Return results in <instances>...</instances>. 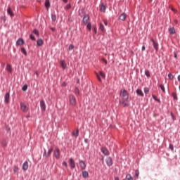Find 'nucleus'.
I'll use <instances>...</instances> for the list:
<instances>
[{
    "label": "nucleus",
    "instance_id": "9",
    "mask_svg": "<svg viewBox=\"0 0 180 180\" xmlns=\"http://www.w3.org/2000/svg\"><path fill=\"white\" fill-rule=\"evenodd\" d=\"M60 65L62 69L65 70L67 68V65L64 60H61L60 61Z\"/></svg>",
    "mask_w": 180,
    "mask_h": 180
},
{
    "label": "nucleus",
    "instance_id": "34",
    "mask_svg": "<svg viewBox=\"0 0 180 180\" xmlns=\"http://www.w3.org/2000/svg\"><path fill=\"white\" fill-rule=\"evenodd\" d=\"M149 91H150L149 88H148V87L144 88V93L146 94H148L149 93Z\"/></svg>",
    "mask_w": 180,
    "mask_h": 180
},
{
    "label": "nucleus",
    "instance_id": "64",
    "mask_svg": "<svg viewBox=\"0 0 180 180\" xmlns=\"http://www.w3.org/2000/svg\"><path fill=\"white\" fill-rule=\"evenodd\" d=\"M179 90H180V86H179Z\"/></svg>",
    "mask_w": 180,
    "mask_h": 180
},
{
    "label": "nucleus",
    "instance_id": "56",
    "mask_svg": "<svg viewBox=\"0 0 180 180\" xmlns=\"http://www.w3.org/2000/svg\"><path fill=\"white\" fill-rule=\"evenodd\" d=\"M115 180H120V179H119V177H117V176L115 177Z\"/></svg>",
    "mask_w": 180,
    "mask_h": 180
},
{
    "label": "nucleus",
    "instance_id": "11",
    "mask_svg": "<svg viewBox=\"0 0 180 180\" xmlns=\"http://www.w3.org/2000/svg\"><path fill=\"white\" fill-rule=\"evenodd\" d=\"M70 166L72 169L75 168V162H74L72 158L70 159Z\"/></svg>",
    "mask_w": 180,
    "mask_h": 180
},
{
    "label": "nucleus",
    "instance_id": "4",
    "mask_svg": "<svg viewBox=\"0 0 180 180\" xmlns=\"http://www.w3.org/2000/svg\"><path fill=\"white\" fill-rule=\"evenodd\" d=\"M53 155L57 160L60 158V150L58 149V148H56Z\"/></svg>",
    "mask_w": 180,
    "mask_h": 180
},
{
    "label": "nucleus",
    "instance_id": "43",
    "mask_svg": "<svg viewBox=\"0 0 180 180\" xmlns=\"http://www.w3.org/2000/svg\"><path fill=\"white\" fill-rule=\"evenodd\" d=\"M86 25H87V29H89V30H91V24L90 22H88Z\"/></svg>",
    "mask_w": 180,
    "mask_h": 180
},
{
    "label": "nucleus",
    "instance_id": "8",
    "mask_svg": "<svg viewBox=\"0 0 180 180\" xmlns=\"http://www.w3.org/2000/svg\"><path fill=\"white\" fill-rule=\"evenodd\" d=\"M89 15H84V17L83 18L82 22L84 23V25H87V23H89Z\"/></svg>",
    "mask_w": 180,
    "mask_h": 180
},
{
    "label": "nucleus",
    "instance_id": "10",
    "mask_svg": "<svg viewBox=\"0 0 180 180\" xmlns=\"http://www.w3.org/2000/svg\"><path fill=\"white\" fill-rule=\"evenodd\" d=\"M24 43L23 39L20 38L16 41V46H23Z\"/></svg>",
    "mask_w": 180,
    "mask_h": 180
},
{
    "label": "nucleus",
    "instance_id": "61",
    "mask_svg": "<svg viewBox=\"0 0 180 180\" xmlns=\"http://www.w3.org/2000/svg\"><path fill=\"white\" fill-rule=\"evenodd\" d=\"M51 30H54V28H51Z\"/></svg>",
    "mask_w": 180,
    "mask_h": 180
},
{
    "label": "nucleus",
    "instance_id": "15",
    "mask_svg": "<svg viewBox=\"0 0 180 180\" xmlns=\"http://www.w3.org/2000/svg\"><path fill=\"white\" fill-rule=\"evenodd\" d=\"M40 107L43 111L46 110V104L44 101H40Z\"/></svg>",
    "mask_w": 180,
    "mask_h": 180
},
{
    "label": "nucleus",
    "instance_id": "39",
    "mask_svg": "<svg viewBox=\"0 0 180 180\" xmlns=\"http://www.w3.org/2000/svg\"><path fill=\"white\" fill-rule=\"evenodd\" d=\"M139 175V170L136 169L135 171V176L136 177V179H138Z\"/></svg>",
    "mask_w": 180,
    "mask_h": 180
},
{
    "label": "nucleus",
    "instance_id": "49",
    "mask_svg": "<svg viewBox=\"0 0 180 180\" xmlns=\"http://www.w3.org/2000/svg\"><path fill=\"white\" fill-rule=\"evenodd\" d=\"M169 148H170V150H171L172 151H173V150H174V146H173V145L170 144V145H169Z\"/></svg>",
    "mask_w": 180,
    "mask_h": 180
},
{
    "label": "nucleus",
    "instance_id": "28",
    "mask_svg": "<svg viewBox=\"0 0 180 180\" xmlns=\"http://www.w3.org/2000/svg\"><path fill=\"white\" fill-rule=\"evenodd\" d=\"M152 97H153V98L155 100V101H156V102L160 103V100L159 98H158L156 96L152 95Z\"/></svg>",
    "mask_w": 180,
    "mask_h": 180
},
{
    "label": "nucleus",
    "instance_id": "31",
    "mask_svg": "<svg viewBox=\"0 0 180 180\" xmlns=\"http://www.w3.org/2000/svg\"><path fill=\"white\" fill-rule=\"evenodd\" d=\"M21 52L22 54H24L25 56H27V52L25 48H21Z\"/></svg>",
    "mask_w": 180,
    "mask_h": 180
},
{
    "label": "nucleus",
    "instance_id": "30",
    "mask_svg": "<svg viewBox=\"0 0 180 180\" xmlns=\"http://www.w3.org/2000/svg\"><path fill=\"white\" fill-rule=\"evenodd\" d=\"M99 29L101 30V32H105V28H104V26L102 23L100 24Z\"/></svg>",
    "mask_w": 180,
    "mask_h": 180
},
{
    "label": "nucleus",
    "instance_id": "40",
    "mask_svg": "<svg viewBox=\"0 0 180 180\" xmlns=\"http://www.w3.org/2000/svg\"><path fill=\"white\" fill-rule=\"evenodd\" d=\"M75 94H76V96H79V89H78V88H75Z\"/></svg>",
    "mask_w": 180,
    "mask_h": 180
},
{
    "label": "nucleus",
    "instance_id": "54",
    "mask_svg": "<svg viewBox=\"0 0 180 180\" xmlns=\"http://www.w3.org/2000/svg\"><path fill=\"white\" fill-rule=\"evenodd\" d=\"M145 49H146L145 46H143V47H142V51H145Z\"/></svg>",
    "mask_w": 180,
    "mask_h": 180
},
{
    "label": "nucleus",
    "instance_id": "52",
    "mask_svg": "<svg viewBox=\"0 0 180 180\" xmlns=\"http://www.w3.org/2000/svg\"><path fill=\"white\" fill-rule=\"evenodd\" d=\"M102 60L105 63V65H107L108 61L105 58H103Z\"/></svg>",
    "mask_w": 180,
    "mask_h": 180
},
{
    "label": "nucleus",
    "instance_id": "14",
    "mask_svg": "<svg viewBox=\"0 0 180 180\" xmlns=\"http://www.w3.org/2000/svg\"><path fill=\"white\" fill-rule=\"evenodd\" d=\"M11 96L9 94V93H6L5 96H4V99H5V103H9V98H10Z\"/></svg>",
    "mask_w": 180,
    "mask_h": 180
},
{
    "label": "nucleus",
    "instance_id": "32",
    "mask_svg": "<svg viewBox=\"0 0 180 180\" xmlns=\"http://www.w3.org/2000/svg\"><path fill=\"white\" fill-rule=\"evenodd\" d=\"M145 75H146V76L148 78H149V77H150V74L149 70H146Z\"/></svg>",
    "mask_w": 180,
    "mask_h": 180
},
{
    "label": "nucleus",
    "instance_id": "3",
    "mask_svg": "<svg viewBox=\"0 0 180 180\" xmlns=\"http://www.w3.org/2000/svg\"><path fill=\"white\" fill-rule=\"evenodd\" d=\"M20 109L23 112H27L29 110L28 107L23 102L20 103Z\"/></svg>",
    "mask_w": 180,
    "mask_h": 180
},
{
    "label": "nucleus",
    "instance_id": "23",
    "mask_svg": "<svg viewBox=\"0 0 180 180\" xmlns=\"http://www.w3.org/2000/svg\"><path fill=\"white\" fill-rule=\"evenodd\" d=\"M13 172L15 174H18L19 172V167L14 165L13 166Z\"/></svg>",
    "mask_w": 180,
    "mask_h": 180
},
{
    "label": "nucleus",
    "instance_id": "45",
    "mask_svg": "<svg viewBox=\"0 0 180 180\" xmlns=\"http://www.w3.org/2000/svg\"><path fill=\"white\" fill-rule=\"evenodd\" d=\"M96 75L97 77L98 82H101V79L100 76L98 75V73H96Z\"/></svg>",
    "mask_w": 180,
    "mask_h": 180
},
{
    "label": "nucleus",
    "instance_id": "36",
    "mask_svg": "<svg viewBox=\"0 0 180 180\" xmlns=\"http://www.w3.org/2000/svg\"><path fill=\"white\" fill-rule=\"evenodd\" d=\"M33 33L36 34V36H39V31L37 30H34Z\"/></svg>",
    "mask_w": 180,
    "mask_h": 180
},
{
    "label": "nucleus",
    "instance_id": "38",
    "mask_svg": "<svg viewBox=\"0 0 180 180\" xmlns=\"http://www.w3.org/2000/svg\"><path fill=\"white\" fill-rule=\"evenodd\" d=\"M160 87L161 89V90L162 91L163 93H165V87L162 84H160Z\"/></svg>",
    "mask_w": 180,
    "mask_h": 180
},
{
    "label": "nucleus",
    "instance_id": "48",
    "mask_svg": "<svg viewBox=\"0 0 180 180\" xmlns=\"http://www.w3.org/2000/svg\"><path fill=\"white\" fill-rule=\"evenodd\" d=\"M30 37L31 40H35V38L32 34H30Z\"/></svg>",
    "mask_w": 180,
    "mask_h": 180
},
{
    "label": "nucleus",
    "instance_id": "18",
    "mask_svg": "<svg viewBox=\"0 0 180 180\" xmlns=\"http://www.w3.org/2000/svg\"><path fill=\"white\" fill-rule=\"evenodd\" d=\"M101 151L105 155H109V152H108V149L105 147L102 148Z\"/></svg>",
    "mask_w": 180,
    "mask_h": 180
},
{
    "label": "nucleus",
    "instance_id": "6",
    "mask_svg": "<svg viewBox=\"0 0 180 180\" xmlns=\"http://www.w3.org/2000/svg\"><path fill=\"white\" fill-rule=\"evenodd\" d=\"M79 165L82 170H84L86 168V164L83 160H79Z\"/></svg>",
    "mask_w": 180,
    "mask_h": 180
},
{
    "label": "nucleus",
    "instance_id": "21",
    "mask_svg": "<svg viewBox=\"0 0 180 180\" xmlns=\"http://www.w3.org/2000/svg\"><path fill=\"white\" fill-rule=\"evenodd\" d=\"M6 70L8 72L12 73V66H11V65L8 64V65H6Z\"/></svg>",
    "mask_w": 180,
    "mask_h": 180
},
{
    "label": "nucleus",
    "instance_id": "59",
    "mask_svg": "<svg viewBox=\"0 0 180 180\" xmlns=\"http://www.w3.org/2000/svg\"><path fill=\"white\" fill-rule=\"evenodd\" d=\"M36 75H37V77H38V75H39L38 73H37V72H36Z\"/></svg>",
    "mask_w": 180,
    "mask_h": 180
},
{
    "label": "nucleus",
    "instance_id": "33",
    "mask_svg": "<svg viewBox=\"0 0 180 180\" xmlns=\"http://www.w3.org/2000/svg\"><path fill=\"white\" fill-rule=\"evenodd\" d=\"M172 97H173V98H174L175 101H177V100H178L176 93H173V94H172Z\"/></svg>",
    "mask_w": 180,
    "mask_h": 180
},
{
    "label": "nucleus",
    "instance_id": "5",
    "mask_svg": "<svg viewBox=\"0 0 180 180\" xmlns=\"http://www.w3.org/2000/svg\"><path fill=\"white\" fill-rule=\"evenodd\" d=\"M150 41L153 42V47H154V49H155V50L156 51V52H158V42H156L154 39H153V38H151L150 39Z\"/></svg>",
    "mask_w": 180,
    "mask_h": 180
},
{
    "label": "nucleus",
    "instance_id": "27",
    "mask_svg": "<svg viewBox=\"0 0 180 180\" xmlns=\"http://www.w3.org/2000/svg\"><path fill=\"white\" fill-rule=\"evenodd\" d=\"M72 135L75 136V137H77L79 136V131L78 129H77L76 131H74L72 132Z\"/></svg>",
    "mask_w": 180,
    "mask_h": 180
},
{
    "label": "nucleus",
    "instance_id": "2",
    "mask_svg": "<svg viewBox=\"0 0 180 180\" xmlns=\"http://www.w3.org/2000/svg\"><path fill=\"white\" fill-rule=\"evenodd\" d=\"M69 101H70V103L71 105H72V106L76 105V99H75L74 96L70 95Z\"/></svg>",
    "mask_w": 180,
    "mask_h": 180
},
{
    "label": "nucleus",
    "instance_id": "26",
    "mask_svg": "<svg viewBox=\"0 0 180 180\" xmlns=\"http://www.w3.org/2000/svg\"><path fill=\"white\" fill-rule=\"evenodd\" d=\"M126 179H127V180H134V178L131 176V175L130 174H127L126 175Z\"/></svg>",
    "mask_w": 180,
    "mask_h": 180
},
{
    "label": "nucleus",
    "instance_id": "58",
    "mask_svg": "<svg viewBox=\"0 0 180 180\" xmlns=\"http://www.w3.org/2000/svg\"><path fill=\"white\" fill-rule=\"evenodd\" d=\"M174 23H178V20H174Z\"/></svg>",
    "mask_w": 180,
    "mask_h": 180
},
{
    "label": "nucleus",
    "instance_id": "53",
    "mask_svg": "<svg viewBox=\"0 0 180 180\" xmlns=\"http://www.w3.org/2000/svg\"><path fill=\"white\" fill-rule=\"evenodd\" d=\"M172 11L173 12H176V10L175 8H172Z\"/></svg>",
    "mask_w": 180,
    "mask_h": 180
},
{
    "label": "nucleus",
    "instance_id": "57",
    "mask_svg": "<svg viewBox=\"0 0 180 180\" xmlns=\"http://www.w3.org/2000/svg\"><path fill=\"white\" fill-rule=\"evenodd\" d=\"M178 81L180 82V75L178 76Z\"/></svg>",
    "mask_w": 180,
    "mask_h": 180
},
{
    "label": "nucleus",
    "instance_id": "12",
    "mask_svg": "<svg viewBox=\"0 0 180 180\" xmlns=\"http://www.w3.org/2000/svg\"><path fill=\"white\" fill-rule=\"evenodd\" d=\"M106 164L109 167L112 166V158L110 157L107 158V159H106Z\"/></svg>",
    "mask_w": 180,
    "mask_h": 180
},
{
    "label": "nucleus",
    "instance_id": "44",
    "mask_svg": "<svg viewBox=\"0 0 180 180\" xmlns=\"http://www.w3.org/2000/svg\"><path fill=\"white\" fill-rule=\"evenodd\" d=\"M100 75L101 76V77L103 78V79H105V74L103 72H100Z\"/></svg>",
    "mask_w": 180,
    "mask_h": 180
},
{
    "label": "nucleus",
    "instance_id": "62",
    "mask_svg": "<svg viewBox=\"0 0 180 180\" xmlns=\"http://www.w3.org/2000/svg\"><path fill=\"white\" fill-rule=\"evenodd\" d=\"M94 32H96V29H94Z\"/></svg>",
    "mask_w": 180,
    "mask_h": 180
},
{
    "label": "nucleus",
    "instance_id": "29",
    "mask_svg": "<svg viewBox=\"0 0 180 180\" xmlns=\"http://www.w3.org/2000/svg\"><path fill=\"white\" fill-rule=\"evenodd\" d=\"M45 6H46V8H47V9H48V8H50L49 0H46V1H45Z\"/></svg>",
    "mask_w": 180,
    "mask_h": 180
},
{
    "label": "nucleus",
    "instance_id": "60",
    "mask_svg": "<svg viewBox=\"0 0 180 180\" xmlns=\"http://www.w3.org/2000/svg\"><path fill=\"white\" fill-rule=\"evenodd\" d=\"M174 57H175V58H176V54H175Z\"/></svg>",
    "mask_w": 180,
    "mask_h": 180
},
{
    "label": "nucleus",
    "instance_id": "1",
    "mask_svg": "<svg viewBox=\"0 0 180 180\" xmlns=\"http://www.w3.org/2000/svg\"><path fill=\"white\" fill-rule=\"evenodd\" d=\"M120 96L122 98V101H120V103L122 104L124 108L129 107V93L127 91V90L121 89Z\"/></svg>",
    "mask_w": 180,
    "mask_h": 180
},
{
    "label": "nucleus",
    "instance_id": "35",
    "mask_svg": "<svg viewBox=\"0 0 180 180\" xmlns=\"http://www.w3.org/2000/svg\"><path fill=\"white\" fill-rule=\"evenodd\" d=\"M168 78H169L170 80H173V79H174V75H173L172 74L169 73V74L168 75Z\"/></svg>",
    "mask_w": 180,
    "mask_h": 180
},
{
    "label": "nucleus",
    "instance_id": "17",
    "mask_svg": "<svg viewBox=\"0 0 180 180\" xmlns=\"http://www.w3.org/2000/svg\"><path fill=\"white\" fill-rule=\"evenodd\" d=\"M28 169V162L27 161H25L23 164H22V170L23 171H27Z\"/></svg>",
    "mask_w": 180,
    "mask_h": 180
},
{
    "label": "nucleus",
    "instance_id": "13",
    "mask_svg": "<svg viewBox=\"0 0 180 180\" xmlns=\"http://www.w3.org/2000/svg\"><path fill=\"white\" fill-rule=\"evenodd\" d=\"M126 18H127V14L124 13H122V14L120 15L119 19H120V20L124 21V20H125Z\"/></svg>",
    "mask_w": 180,
    "mask_h": 180
},
{
    "label": "nucleus",
    "instance_id": "20",
    "mask_svg": "<svg viewBox=\"0 0 180 180\" xmlns=\"http://www.w3.org/2000/svg\"><path fill=\"white\" fill-rule=\"evenodd\" d=\"M105 9H106L105 5L103 3H102L101 5L100 6L101 11L105 12Z\"/></svg>",
    "mask_w": 180,
    "mask_h": 180
},
{
    "label": "nucleus",
    "instance_id": "7",
    "mask_svg": "<svg viewBox=\"0 0 180 180\" xmlns=\"http://www.w3.org/2000/svg\"><path fill=\"white\" fill-rule=\"evenodd\" d=\"M53 151V148H51L49 149L48 153H46V150H44V157H46V158L50 157Z\"/></svg>",
    "mask_w": 180,
    "mask_h": 180
},
{
    "label": "nucleus",
    "instance_id": "50",
    "mask_svg": "<svg viewBox=\"0 0 180 180\" xmlns=\"http://www.w3.org/2000/svg\"><path fill=\"white\" fill-rule=\"evenodd\" d=\"M103 23H104V25H105V26H107V25H108V21H107L106 20H103Z\"/></svg>",
    "mask_w": 180,
    "mask_h": 180
},
{
    "label": "nucleus",
    "instance_id": "46",
    "mask_svg": "<svg viewBox=\"0 0 180 180\" xmlns=\"http://www.w3.org/2000/svg\"><path fill=\"white\" fill-rule=\"evenodd\" d=\"M70 8H71L70 4H68V5L65 7V9H70Z\"/></svg>",
    "mask_w": 180,
    "mask_h": 180
},
{
    "label": "nucleus",
    "instance_id": "37",
    "mask_svg": "<svg viewBox=\"0 0 180 180\" xmlns=\"http://www.w3.org/2000/svg\"><path fill=\"white\" fill-rule=\"evenodd\" d=\"M27 89V84H25V85H24V86H22V90L23 91H26Z\"/></svg>",
    "mask_w": 180,
    "mask_h": 180
},
{
    "label": "nucleus",
    "instance_id": "19",
    "mask_svg": "<svg viewBox=\"0 0 180 180\" xmlns=\"http://www.w3.org/2000/svg\"><path fill=\"white\" fill-rule=\"evenodd\" d=\"M136 94H137L138 96H139L141 97H143L144 96V94H143V93L141 89H138L136 90Z\"/></svg>",
    "mask_w": 180,
    "mask_h": 180
},
{
    "label": "nucleus",
    "instance_id": "63",
    "mask_svg": "<svg viewBox=\"0 0 180 180\" xmlns=\"http://www.w3.org/2000/svg\"><path fill=\"white\" fill-rule=\"evenodd\" d=\"M122 180H126L125 179H122Z\"/></svg>",
    "mask_w": 180,
    "mask_h": 180
},
{
    "label": "nucleus",
    "instance_id": "16",
    "mask_svg": "<svg viewBox=\"0 0 180 180\" xmlns=\"http://www.w3.org/2000/svg\"><path fill=\"white\" fill-rule=\"evenodd\" d=\"M7 13L8 15H10L11 18H13L14 16V14H13V12H12V8H11V7H8V9H7Z\"/></svg>",
    "mask_w": 180,
    "mask_h": 180
},
{
    "label": "nucleus",
    "instance_id": "51",
    "mask_svg": "<svg viewBox=\"0 0 180 180\" xmlns=\"http://www.w3.org/2000/svg\"><path fill=\"white\" fill-rule=\"evenodd\" d=\"M3 146L4 147H6V141H3Z\"/></svg>",
    "mask_w": 180,
    "mask_h": 180
},
{
    "label": "nucleus",
    "instance_id": "25",
    "mask_svg": "<svg viewBox=\"0 0 180 180\" xmlns=\"http://www.w3.org/2000/svg\"><path fill=\"white\" fill-rule=\"evenodd\" d=\"M43 43H44V41L41 39H38L37 41V44L39 46H42Z\"/></svg>",
    "mask_w": 180,
    "mask_h": 180
},
{
    "label": "nucleus",
    "instance_id": "22",
    "mask_svg": "<svg viewBox=\"0 0 180 180\" xmlns=\"http://www.w3.org/2000/svg\"><path fill=\"white\" fill-rule=\"evenodd\" d=\"M82 176L83 178L84 179H86L89 177V173L87 171H84L83 173H82Z\"/></svg>",
    "mask_w": 180,
    "mask_h": 180
},
{
    "label": "nucleus",
    "instance_id": "47",
    "mask_svg": "<svg viewBox=\"0 0 180 180\" xmlns=\"http://www.w3.org/2000/svg\"><path fill=\"white\" fill-rule=\"evenodd\" d=\"M63 166H64V167H65L66 168H68V164H67V162H66L65 161H64V162H63Z\"/></svg>",
    "mask_w": 180,
    "mask_h": 180
},
{
    "label": "nucleus",
    "instance_id": "42",
    "mask_svg": "<svg viewBox=\"0 0 180 180\" xmlns=\"http://www.w3.org/2000/svg\"><path fill=\"white\" fill-rule=\"evenodd\" d=\"M51 19H52L53 22H55V20H56V15H51Z\"/></svg>",
    "mask_w": 180,
    "mask_h": 180
},
{
    "label": "nucleus",
    "instance_id": "41",
    "mask_svg": "<svg viewBox=\"0 0 180 180\" xmlns=\"http://www.w3.org/2000/svg\"><path fill=\"white\" fill-rule=\"evenodd\" d=\"M74 49V46L72 44H70L68 47L69 51H72Z\"/></svg>",
    "mask_w": 180,
    "mask_h": 180
},
{
    "label": "nucleus",
    "instance_id": "55",
    "mask_svg": "<svg viewBox=\"0 0 180 180\" xmlns=\"http://www.w3.org/2000/svg\"><path fill=\"white\" fill-rule=\"evenodd\" d=\"M63 1V2H65V4H67V2H68V0H62Z\"/></svg>",
    "mask_w": 180,
    "mask_h": 180
},
{
    "label": "nucleus",
    "instance_id": "24",
    "mask_svg": "<svg viewBox=\"0 0 180 180\" xmlns=\"http://www.w3.org/2000/svg\"><path fill=\"white\" fill-rule=\"evenodd\" d=\"M169 32L170 34H174L176 33V30L174 27L169 28Z\"/></svg>",
    "mask_w": 180,
    "mask_h": 180
}]
</instances>
